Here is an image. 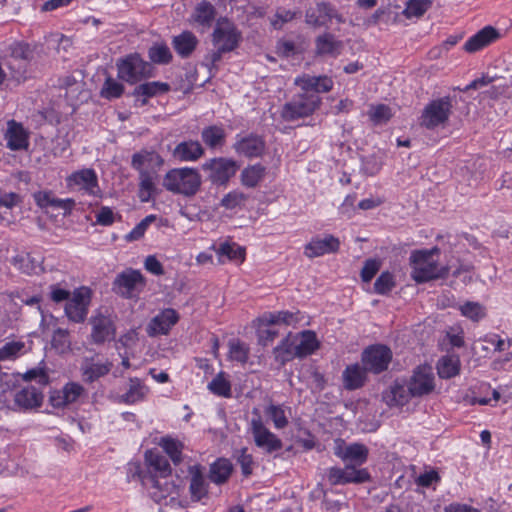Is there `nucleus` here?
Returning <instances> with one entry per match:
<instances>
[{
	"label": "nucleus",
	"mask_w": 512,
	"mask_h": 512,
	"mask_svg": "<svg viewBox=\"0 0 512 512\" xmlns=\"http://www.w3.org/2000/svg\"><path fill=\"white\" fill-rule=\"evenodd\" d=\"M294 84L300 88V92L283 105L280 113L282 119L288 122L311 116L321 105L319 94L333 88V80L328 76L309 74L297 76Z\"/></svg>",
	"instance_id": "nucleus-1"
},
{
	"label": "nucleus",
	"mask_w": 512,
	"mask_h": 512,
	"mask_svg": "<svg viewBox=\"0 0 512 512\" xmlns=\"http://www.w3.org/2000/svg\"><path fill=\"white\" fill-rule=\"evenodd\" d=\"M440 254L438 247L431 249H420L411 252L409 264L411 267V278L418 284L432 280L444 279L449 274L448 266H440L434 256Z\"/></svg>",
	"instance_id": "nucleus-2"
},
{
	"label": "nucleus",
	"mask_w": 512,
	"mask_h": 512,
	"mask_svg": "<svg viewBox=\"0 0 512 512\" xmlns=\"http://www.w3.org/2000/svg\"><path fill=\"white\" fill-rule=\"evenodd\" d=\"M201 176L197 169L183 167L169 170L163 178V187L174 194L194 196L200 189Z\"/></svg>",
	"instance_id": "nucleus-3"
},
{
	"label": "nucleus",
	"mask_w": 512,
	"mask_h": 512,
	"mask_svg": "<svg viewBox=\"0 0 512 512\" xmlns=\"http://www.w3.org/2000/svg\"><path fill=\"white\" fill-rule=\"evenodd\" d=\"M453 103L450 96L434 99L425 105L419 118V124L428 130L444 128L452 114Z\"/></svg>",
	"instance_id": "nucleus-4"
},
{
	"label": "nucleus",
	"mask_w": 512,
	"mask_h": 512,
	"mask_svg": "<svg viewBox=\"0 0 512 512\" xmlns=\"http://www.w3.org/2000/svg\"><path fill=\"white\" fill-rule=\"evenodd\" d=\"M117 70L119 79L129 84H136L145 78L151 77L153 67L139 54L134 53L119 59Z\"/></svg>",
	"instance_id": "nucleus-5"
},
{
	"label": "nucleus",
	"mask_w": 512,
	"mask_h": 512,
	"mask_svg": "<svg viewBox=\"0 0 512 512\" xmlns=\"http://www.w3.org/2000/svg\"><path fill=\"white\" fill-rule=\"evenodd\" d=\"M7 66L12 77L20 82L27 78L28 63L33 57V51L28 44L15 42L6 51Z\"/></svg>",
	"instance_id": "nucleus-6"
},
{
	"label": "nucleus",
	"mask_w": 512,
	"mask_h": 512,
	"mask_svg": "<svg viewBox=\"0 0 512 512\" xmlns=\"http://www.w3.org/2000/svg\"><path fill=\"white\" fill-rule=\"evenodd\" d=\"M392 357V350L388 346L373 344L363 350L361 362L369 372L380 374L388 369Z\"/></svg>",
	"instance_id": "nucleus-7"
},
{
	"label": "nucleus",
	"mask_w": 512,
	"mask_h": 512,
	"mask_svg": "<svg viewBox=\"0 0 512 512\" xmlns=\"http://www.w3.org/2000/svg\"><path fill=\"white\" fill-rule=\"evenodd\" d=\"M253 414L256 417H253L250 421V431L255 445L266 453H273L282 449L283 443L281 439L264 425L257 409H254Z\"/></svg>",
	"instance_id": "nucleus-8"
},
{
	"label": "nucleus",
	"mask_w": 512,
	"mask_h": 512,
	"mask_svg": "<svg viewBox=\"0 0 512 512\" xmlns=\"http://www.w3.org/2000/svg\"><path fill=\"white\" fill-rule=\"evenodd\" d=\"M66 185L70 190L78 191L83 195L98 197L101 194L98 176L92 168H84L71 173L66 177Z\"/></svg>",
	"instance_id": "nucleus-9"
},
{
	"label": "nucleus",
	"mask_w": 512,
	"mask_h": 512,
	"mask_svg": "<svg viewBox=\"0 0 512 512\" xmlns=\"http://www.w3.org/2000/svg\"><path fill=\"white\" fill-rule=\"evenodd\" d=\"M236 161L218 157L207 160L202 164V169L207 173L208 179L217 185H225L228 183L237 171Z\"/></svg>",
	"instance_id": "nucleus-10"
},
{
	"label": "nucleus",
	"mask_w": 512,
	"mask_h": 512,
	"mask_svg": "<svg viewBox=\"0 0 512 512\" xmlns=\"http://www.w3.org/2000/svg\"><path fill=\"white\" fill-rule=\"evenodd\" d=\"M240 39L241 33L232 22L226 18L218 20L212 34V42L215 47L231 52L238 46Z\"/></svg>",
	"instance_id": "nucleus-11"
},
{
	"label": "nucleus",
	"mask_w": 512,
	"mask_h": 512,
	"mask_svg": "<svg viewBox=\"0 0 512 512\" xmlns=\"http://www.w3.org/2000/svg\"><path fill=\"white\" fill-rule=\"evenodd\" d=\"M331 485L361 484L370 481L371 476L367 469H357L354 465H345L344 468L331 467L327 473Z\"/></svg>",
	"instance_id": "nucleus-12"
},
{
	"label": "nucleus",
	"mask_w": 512,
	"mask_h": 512,
	"mask_svg": "<svg viewBox=\"0 0 512 512\" xmlns=\"http://www.w3.org/2000/svg\"><path fill=\"white\" fill-rule=\"evenodd\" d=\"M44 399L40 387L27 384L20 386L13 395V409L18 411H30L42 406Z\"/></svg>",
	"instance_id": "nucleus-13"
},
{
	"label": "nucleus",
	"mask_w": 512,
	"mask_h": 512,
	"mask_svg": "<svg viewBox=\"0 0 512 512\" xmlns=\"http://www.w3.org/2000/svg\"><path fill=\"white\" fill-rule=\"evenodd\" d=\"M413 397H421L434 390V373L429 365H421L414 369L408 382Z\"/></svg>",
	"instance_id": "nucleus-14"
},
{
	"label": "nucleus",
	"mask_w": 512,
	"mask_h": 512,
	"mask_svg": "<svg viewBox=\"0 0 512 512\" xmlns=\"http://www.w3.org/2000/svg\"><path fill=\"white\" fill-rule=\"evenodd\" d=\"M178 320L179 314L176 310L172 308L164 309L150 320L146 332L150 337L166 335Z\"/></svg>",
	"instance_id": "nucleus-15"
},
{
	"label": "nucleus",
	"mask_w": 512,
	"mask_h": 512,
	"mask_svg": "<svg viewBox=\"0 0 512 512\" xmlns=\"http://www.w3.org/2000/svg\"><path fill=\"white\" fill-rule=\"evenodd\" d=\"M143 285L144 279L141 272L138 270L127 269L117 275L113 282V290L117 294L125 298H129L138 286Z\"/></svg>",
	"instance_id": "nucleus-16"
},
{
	"label": "nucleus",
	"mask_w": 512,
	"mask_h": 512,
	"mask_svg": "<svg viewBox=\"0 0 512 512\" xmlns=\"http://www.w3.org/2000/svg\"><path fill=\"white\" fill-rule=\"evenodd\" d=\"M233 148L238 155L247 158H257L263 155L266 144L261 136L249 134L243 137L237 136Z\"/></svg>",
	"instance_id": "nucleus-17"
},
{
	"label": "nucleus",
	"mask_w": 512,
	"mask_h": 512,
	"mask_svg": "<svg viewBox=\"0 0 512 512\" xmlns=\"http://www.w3.org/2000/svg\"><path fill=\"white\" fill-rule=\"evenodd\" d=\"M85 393L82 385L76 382H69L61 390H55L49 397V402L54 408H62L73 404Z\"/></svg>",
	"instance_id": "nucleus-18"
},
{
	"label": "nucleus",
	"mask_w": 512,
	"mask_h": 512,
	"mask_svg": "<svg viewBox=\"0 0 512 512\" xmlns=\"http://www.w3.org/2000/svg\"><path fill=\"white\" fill-rule=\"evenodd\" d=\"M340 241L333 235H326L324 238L315 237L304 247V255L310 259L335 253L339 250Z\"/></svg>",
	"instance_id": "nucleus-19"
},
{
	"label": "nucleus",
	"mask_w": 512,
	"mask_h": 512,
	"mask_svg": "<svg viewBox=\"0 0 512 512\" xmlns=\"http://www.w3.org/2000/svg\"><path fill=\"white\" fill-rule=\"evenodd\" d=\"M499 38L500 33L496 28L485 26L465 42L464 50L468 53H475L489 46Z\"/></svg>",
	"instance_id": "nucleus-20"
},
{
	"label": "nucleus",
	"mask_w": 512,
	"mask_h": 512,
	"mask_svg": "<svg viewBox=\"0 0 512 512\" xmlns=\"http://www.w3.org/2000/svg\"><path fill=\"white\" fill-rule=\"evenodd\" d=\"M335 455L344 462H349V465L356 467L361 466L367 461L368 449L363 444L353 443L345 447L338 446L335 450Z\"/></svg>",
	"instance_id": "nucleus-21"
},
{
	"label": "nucleus",
	"mask_w": 512,
	"mask_h": 512,
	"mask_svg": "<svg viewBox=\"0 0 512 512\" xmlns=\"http://www.w3.org/2000/svg\"><path fill=\"white\" fill-rule=\"evenodd\" d=\"M92 341L96 344H102L114 338L115 328L109 317L99 315L91 319Z\"/></svg>",
	"instance_id": "nucleus-22"
},
{
	"label": "nucleus",
	"mask_w": 512,
	"mask_h": 512,
	"mask_svg": "<svg viewBox=\"0 0 512 512\" xmlns=\"http://www.w3.org/2000/svg\"><path fill=\"white\" fill-rule=\"evenodd\" d=\"M7 147L13 151L25 150L29 146L28 132L22 124L14 120L8 122V128L5 134Z\"/></svg>",
	"instance_id": "nucleus-23"
},
{
	"label": "nucleus",
	"mask_w": 512,
	"mask_h": 512,
	"mask_svg": "<svg viewBox=\"0 0 512 512\" xmlns=\"http://www.w3.org/2000/svg\"><path fill=\"white\" fill-rule=\"evenodd\" d=\"M190 485L189 492L192 501L198 502L208 495V483L205 480L200 465H193L189 467Z\"/></svg>",
	"instance_id": "nucleus-24"
},
{
	"label": "nucleus",
	"mask_w": 512,
	"mask_h": 512,
	"mask_svg": "<svg viewBox=\"0 0 512 512\" xmlns=\"http://www.w3.org/2000/svg\"><path fill=\"white\" fill-rule=\"evenodd\" d=\"M172 47L181 58L185 59L192 55L199 44L196 35L188 30L181 32L172 38Z\"/></svg>",
	"instance_id": "nucleus-25"
},
{
	"label": "nucleus",
	"mask_w": 512,
	"mask_h": 512,
	"mask_svg": "<svg viewBox=\"0 0 512 512\" xmlns=\"http://www.w3.org/2000/svg\"><path fill=\"white\" fill-rule=\"evenodd\" d=\"M33 198L40 208L53 207L70 212L75 206V201L73 199L57 198L51 191H38L33 194Z\"/></svg>",
	"instance_id": "nucleus-26"
},
{
	"label": "nucleus",
	"mask_w": 512,
	"mask_h": 512,
	"mask_svg": "<svg viewBox=\"0 0 512 512\" xmlns=\"http://www.w3.org/2000/svg\"><path fill=\"white\" fill-rule=\"evenodd\" d=\"M298 340L297 336H292L289 333L279 345H277L273 349V354L275 361L284 365L285 363L293 360L294 358H298V352L296 347V342Z\"/></svg>",
	"instance_id": "nucleus-27"
},
{
	"label": "nucleus",
	"mask_w": 512,
	"mask_h": 512,
	"mask_svg": "<svg viewBox=\"0 0 512 512\" xmlns=\"http://www.w3.org/2000/svg\"><path fill=\"white\" fill-rule=\"evenodd\" d=\"M204 148L197 140L183 141L176 145L173 155L180 161H196L204 155Z\"/></svg>",
	"instance_id": "nucleus-28"
},
{
	"label": "nucleus",
	"mask_w": 512,
	"mask_h": 512,
	"mask_svg": "<svg viewBox=\"0 0 512 512\" xmlns=\"http://www.w3.org/2000/svg\"><path fill=\"white\" fill-rule=\"evenodd\" d=\"M226 131L222 125H209L201 131L203 143L211 150L221 149L226 143Z\"/></svg>",
	"instance_id": "nucleus-29"
},
{
	"label": "nucleus",
	"mask_w": 512,
	"mask_h": 512,
	"mask_svg": "<svg viewBox=\"0 0 512 512\" xmlns=\"http://www.w3.org/2000/svg\"><path fill=\"white\" fill-rule=\"evenodd\" d=\"M367 372L369 371L358 363L347 366L342 374L344 387L347 390H356L361 388L366 381Z\"/></svg>",
	"instance_id": "nucleus-30"
},
{
	"label": "nucleus",
	"mask_w": 512,
	"mask_h": 512,
	"mask_svg": "<svg viewBox=\"0 0 512 512\" xmlns=\"http://www.w3.org/2000/svg\"><path fill=\"white\" fill-rule=\"evenodd\" d=\"M413 397L410 388L404 383L395 381L389 391L384 394V400L389 406H403Z\"/></svg>",
	"instance_id": "nucleus-31"
},
{
	"label": "nucleus",
	"mask_w": 512,
	"mask_h": 512,
	"mask_svg": "<svg viewBox=\"0 0 512 512\" xmlns=\"http://www.w3.org/2000/svg\"><path fill=\"white\" fill-rule=\"evenodd\" d=\"M305 17L308 25L321 27L332 19V9L328 3L320 2L316 7L307 9Z\"/></svg>",
	"instance_id": "nucleus-32"
},
{
	"label": "nucleus",
	"mask_w": 512,
	"mask_h": 512,
	"mask_svg": "<svg viewBox=\"0 0 512 512\" xmlns=\"http://www.w3.org/2000/svg\"><path fill=\"white\" fill-rule=\"evenodd\" d=\"M156 179L157 175L155 172L141 171L139 173L138 197L141 202H149L158 193L155 183Z\"/></svg>",
	"instance_id": "nucleus-33"
},
{
	"label": "nucleus",
	"mask_w": 512,
	"mask_h": 512,
	"mask_svg": "<svg viewBox=\"0 0 512 512\" xmlns=\"http://www.w3.org/2000/svg\"><path fill=\"white\" fill-rule=\"evenodd\" d=\"M163 164V158L153 150H141L135 154H133L131 159V166L133 169L137 170L139 173L141 171H148L144 168V166H161Z\"/></svg>",
	"instance_id": "nucleus-34"
},
{
	"label": "nucleus",
	"mask_w": 512,
	"mask_h": 512,
	"mask_svg": "<svg viewBox=\"0 0 512 512\" xmlns=\"http://www.w3.org/2000/svg\"><path fill=\"white\" fill-rule=\"evenodd\" d=\"M170 90V85L165 82L152 81L146 82L135 87L133 91L134 96H144L142 104L147 103V98L155 97L167 93Z\"/></svg>",
	"instance_id": "nucleus-35"
},
{
	"label": "nucleus",
	"mask_w": 512,
	"mask_h": 512,
	"mask_svg": "<svg viewBox=\"0 0 512 512\" xmlns=\"http://www.w3.org/2000/svg\"><path fill=\"white\" fill-rule=\"evenodd\" d=\"M296 343L298 358L311 355L319 348V341L317 340L316 334L311 330L301 332L300 338Z\"/></svg>",
	"instance_id": "nucleus-36"
},
{
	"label": "nucleus",
	"mask_w": 512,
	"mask_h": 512,
	"mask_svg": "<svg viewBox=\"0 0 512 512\" xmlns=\"http://www.w3.org/2000/svg\"><path fill=\"white\" fill-rule=\"evenodd\" d=\"M148 392V388L139 378H130L128 390L121 395L120 399L126 404H135L142 401Z\"/></svg>",
	"instance_id": "nucleus-37"
},
{
	"label": "nucleus",
	"mask_w": 512,
	"mask_h": 512,
	"mask_svg": "<svg viewBox=\"0 0 512 512\" xmlns=\"http://www.w3.org/2000/svg\"><path fill=\"white\" fill-rule=\"evenodd\" d=\"M232 469V464L227 459H218L210 466L209 479L215 484H223L229 479Z\"/></svg>",
	"instance_id": "nucleus-38"
},
{
	"label": "nucleus",
	"mask_w": 512,
	"mask_h": 512,
	"mask_svg": "<svg viewBox=\"0 0 512 512\" xmlns=\"http://www.w3.org/2000/svg\"><path fill=\"white\" fill-rule=\"evenodd\" d=\"M438 375L442 379H450L460 372V359L457 355L443 356L437 364Z\"/></svg>",
	"instance_id": "nucleus-39"
},
{
	"label": "nucleus",
	"mask_w": 512,
	"mask_h": 512,
	"mask_svg": "<svg viewBox=\"0 0 512 512\" xmlns=\"http://www.w3.org/2000/svg\"><path fill=\"white\" fill-rule=\"evenodd\" d=\"M112 368V363L105 362V363H93V362H86L82 367V376L84 381L92 383L99 379L100 377H103L107 375Z\"/></svg>",
	"instance_id": "nucleus-40"
},
{
	"label": "nucleus",
	"mask_w": 512,
	"mask_h": 512,
	"mask_svg": "<svg viewBox=\"0 0 512 512\" xmlns=\"http://www.w3.org/2000/svg\"><path fill=\"white\" fill-rule=\"evenodd\" d=\"M216 253L220 263H224L225 259L242 262L245 257V250L236 243H221L216 249Z\"/></svg>",
	"instance_id": "nucleus-41"
},
{
	"label": "nucleus",
	"mask_w": 512,
	"mask_h": 512,
	"mask_svg": "<svg viewBox=\"0 0 512 512\" xmlns=\"http://www.w3.org/2000/svg\"><path fill=\"white\" fill-rule=\"evenodd\" d=\"M216 16L214 6L208 1H201L197 4L193 18L196 23L202 26H210Z\"/></svg>",
	"instance_id": "nucleus-42"
},
{
	"label": "nucleus",
	"mask_w": 512,
	"mask_h": 512,
	"mask_svg": "<svg viewBox=\"0 0 512 512\" xmlns=\"http://www.w3.org/2000/svg\"><path fill=\"white\" fill-rule=\"evenodd\" d=\"M265 167L261 164H255L246 167L241 173V182L249 188L256 187L265 175Z\"/></svg>",
	"instance_id": "nucleus-43"
},
{
	"label": "nucleus",
	"mask_w": 512,
	"mask_h": 512,
	"mask_svg": "<svg viewBox=\"0 0 512 512\" xmlns=\"http://www.w3.org/2000/svg\"><path fill=\"white\" fill-rule=\"evenodd\" d=\"M148 58L154 64L166 65L171 62L173 56L165 43H154L148 49Z\"/></svg>",
	"instance_id": "nucleus-44"
},
{
	"label": "nucleus",
	"mask_w": 512,
	"mask_h": 512,
	"mask_svg": "<svg viewBox=\"0 0 512 512\" xmlns=\"http://www.w3.org/2000/svg\"><path fill=\"white\" fill-rule=\"evenodd\" d=\"M208 389L214 395L229 398L231 397V383L224 372L218 373L208 384Z\"/></svg>",
	"instance_id": "nucleus-45"
},
{
	"label": "nucleus",
	"mask_w": 512,
	"mask_h": 512,
	"mask_svg": "<svg viewBox=\"0 0 512 512\" xmlns=\"http://www.w3.org/2000/svg\"><path fill=\"white\" fill-rule=\"evenodd\" d=\"M25 343L20 340L6 342L0 347V361L15 360L24 353Z\"/></svg>",
	"instance_id": "nucleus-46"
},
{
	"label": "nucleus",
	"mask_w": 512,
	"mask_h": 512,
	"mask_svg": "<svg viewBox=\"0 0 512 512\" xmlns=\"http://www.w3.org/2000/svg\"><path fill=\"white\" fill-rule=\"evenodd\" d=\"M146 459L149 465L157 472L161 477H166L171 473V467L167 458L159 453L149 451L146 453Z\"/></svg>",
	"instance_id": "nucleus-47"
},
{
	"label": "nucleus",
	"mask_w": 512,
	"mask_h": 512,
	"mask_svg": "<svg viewBox=\"0 0 512 512\" xmlns=\"http://www.w3.org/2000/svg\"><path fill=\"white\" fill-rule=\"evenodd\" d=\"M461 314L474 321L478 322L486 316L485 307L479 302L467 301L460 306Z\"/></svg>",
	"instance_id": "nucleus-48"
},
{
	"label": "nucleus",
	"mask_w": 512,
	"mask_h": 512,
	"mask_svg": "<svg viewBox=\"0 0 512 512\" xmlns=\"http://www.w3.org/2000/svg\"><path fill=\"white\" fill-rule=\"evenodd\" d=\"M247 200L248 195L239 190H233L224 195L221 199L220 206L227 210H233L235 208L243 207Z\"/></svg>",
	"instance_id": "nucleus-49"
},
{
	"label": "nucleus",
	"mask_w": 512,
	"mask_h": 512,
	"mask_svg": "<svg viewBox=\"0 0 512 512\" xmlns=\"http://www.w3.org/2000/svg\"><path fill=\"white\" fill-rule=\"evenodd\" d=\"M432 6L431 0H409L403 11L406 18H419Z\"/></svg>",
	"instance_id": "nucleus-50"
},
{
	"label": "nucleus",
	"mask_w": 512,
	"mask_h": 512,
	"mask_svg": "<svg viewBox=\"0 0 512 512\" xmlns=\"http://www.w3.org/2000/svg\"><path fill=\"white\" fill-rule=\"evenodd\" d=\"M301 15L299 9L291 10L285 7H278L274 17L271 19V25L275 29H281L284 24L291 22L294 18Z\"/></svg>",
	"instance_id": "nucleus-51"
},
{
	"label": "nucleus",
	"mask_w": 512,
	"mask_h": 512,
	"mask_svg": "<svg viewBox=\"0 0 512 512\" xmlns=\"http://www.w3.org/2000/svg\"><path fill=\"white\" fill-rule=\"evenodd\" d=\"M161 446L174 464L177 465L182 461L183 445L181 442L172 438H163L161 440Z\"/></svg>",
	"instance_id": "nucleus-52"
},
{
	"label": "nucleus",
	"mask_w": 512,
	"mask_h": 512,
	"mask_svg": "<svg viewBox=\"0 0 512 512\" xmlns=\"http://www.w3.org/2000/svg\"><path fill=\"white\" fill-rule=\"evenodd\" d=\"M14 262L26 274H36L41 270L40 261L29 253L15 257Z\"/></svg>",
	"instance_id": "nucleus-53"
},
{
	"label": "nucleus",
	"mask_w": 512,
	"mask_h": 512,
	"mask_svg": "<svg viewBox=\"0 0 512 512\" xmlns=\"http://www.w3.org/2000/svg\"><path fill=\"white\" fill-rule=\"evenodd\" d=\"M340 43L332 34L326 33L316 39V48L319 54H333L339 48Z\"/></svg>",
	"instance_id": "nucleus-54"
},
{
	"label": "nucleus",
	"mask_w": 512,
	"mask_h": 512,
	"mask_svg": "<svg viewBox=\"0 0 512 512\" xmlns=\"http://www.w3.org/2000/svg\"><path fill=\"white\" fill-rule=\"evenodd\" d=\"M395 285L396 283L393 274L385 271L376 279L374 283V291L379 295H386L395 287Z\"/></svg>",
	"instance_id": "nucleus-55"
},
{
	"label": "nucleus",
	"mask_w": 512,
	"mask_h": 512,
	"mask_svg": "<svg viewBox=\"0 0 512 512\" xmlns=\"http://www.w3.org/2000/svg\"><path fill=\"white\" fill-rule=\"evenodd\" d=\"M229 355L232 360H235L240 363H246L249 357V347L239 341H230L229 342Z\"/></svg>",
	"instance_id": "nucleus-56"
},
{
	"label": "nucleus",
	"mask_w": 512,
	"mask_h": 512,
	"mask_svg": "<svg viewBox=\"0 0 512 512\" xmlns=\"http://www.w3.org/2000/svg\"><path fill=\"white\" fill-rule=\"evenodd\" d=\"M123 92L124 86L113 78L108 77L103 84L101 95L106 99H115L121 97Z\"/></svg>",
	"instance_id": "nucleus-57"
},
{
	"label": "nucleus",
	"mask_w": 512,
	"mask_h": 512,
	"mask_svg": "<svg viewBox=\"0 0 512 512\" xmlns=\"http://www.w3.org/2000/svg\"><path fill=\"white\" fill-rule=\"evenodd\" d=\"M155 220V215L151 214L146 216L125 236V239L128 242L137 241L141 239L144 236L149 225L153 223Z\"/></svg>",
	"instance_id": "nucleus-58"
},
{
	"label": "nucleus",
	"mask_w": 512,
	"mask_h": 512,
	"mask_svg": "<svg viewBox=\"0 0 512 512\" xmlns=\"http://www.w3.org/2000/svg\"><path fill=\"white\" fill-rule=\"evenodd\" d=\"M371 121L374 124L386 123L392 117V112L389 106L385 104H379L372 106L368 112Z\"/></svg>",
	"instance_id": "nucleus-59"
},
{
	"label": "nucleus",
	"mask_w": 512,
	"mask_h": 512,
	"mask_svg": "<svg viewBox=\"0 0 512 512\" xmlns=\"http://www.w3.org/2000/svg\"><path fill=\"white\" fill-rule=\"evenodd\" d=\"M266 414L273 421L275 428L283 429L288 425V419L285 415V411L281 406L269 405L266 408Z\"/></svg>",
	"instance_id": "nucleus-60"
},
{
	"label": "nucleus",
	"mask_w": 512,
	"mask_h": 512,
	"mask_svg": "<svg viewBox=\"0 0 512 512\" xmlns=\"http://www.w3.org/2000/svg\"><path fill=\"white\" fill-rule=\"evenodd\" d=\"M65 313L71 321L80 323L85 320L88 308L68 300L65 306Z\"/></svg>",
	"instance_id": "nucleus-61"
},
{
	"label": "nucleus",
	"mask_w": 512,
	"mask_h": 512,
	"mask_svg": "<svg viewBox=\"0 0 512 512\" xmlns=\"http://www.w3.org/2000/svg\"><path fill=\"white\" fill-rule=\"evenodd\" d=\"M380 269V262L376 259H368L365 261L361 270V279L363 282H370Z\"/></svg>",
	"instance_id": "nucleus-62"
},
{
	"label": "nucleus",
	"mask_w": 512,
	"mask_h": 512,
	"mask_svg": "<svg viewBox=\"0 0 512 512\" xmlns=\"http://www.w3.org/2000/svg\"><path fill=\"white\" fill-rule=\"evenodd\" d=\"M237 462L241 466V471L244 476H249L252 473L253 458L251 454L247 453V448H242L239 451Z\"/></svg>",
	"instance_id": "nucleus-63"
},
{
	"label": "nucleus",
	"mask_w": 512,
	"mask_h": 512,
	"mask_svg": "<svg viewBox=\"0 0 512 512\" xmlns=\"http://www.w3.org/2000/svg\"><path fill=\"white\" fill-rule=\"evenodd\" d=\"M90 299H91V291L87 287H80V288L76 289L73 292L72 297L71 298L69 297V300L72 301L73 303L80 304L86 308H88V306H89Z\"/></svg>",
	"instance_id": "nucleus-64"
}]
</instances>
